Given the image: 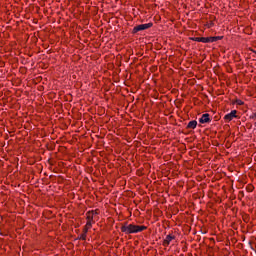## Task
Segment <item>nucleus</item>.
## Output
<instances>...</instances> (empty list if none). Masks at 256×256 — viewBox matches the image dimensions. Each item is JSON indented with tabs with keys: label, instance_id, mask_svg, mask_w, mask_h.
Segmentation results:
<instances>
[{
	"label": "nucleus",
	"instance_id": "f257e3e1",
	"mask_svg": "<svg viewBox=\"0 0 256 256\" xmlns=\"http://www.w3.org/2000/svg\"><path fill=\"white\" fill-rule=\"evenodd\" d=\"M147 229L146 226H138L133 224H125L121 227L122 233H126V235H131L132 233H141V231H145Z\"/></svg>",
	"mask_w": 256,
	"mask_h": 256
},
{
	"label": "nucleus",
	"instance_id": "f03ea898",
	"mask_svg": "<svg viewBox=\"0 0 256 256\" xmlns=\"http://www.w3.org/2000/svg\"><path fill=\"white\" fill-rule=\"evenodd\" d=\"M153 27V23H147V24H140L133 28L132 33H139V31H145L147 29H151Z\"/></svg>",
	"mask_w": 256,
	"mask_h": 256
},
{
	"label": "nucleus",
	"instance_id": "7ed1b4c3",
	"mask_svg": "<svg viewBox=\"0 0 256 256\" xmlns=\"http://www.w3.org/2000/svg\"><path fill=\"white\" fill-rule=\"evenodd\" d=\"M235 117H237V110H232L230 113L224 116V119L227 123H229V121H233Z\"/></svg>",
	"mask_w": 256,
	"mask_h": 256
},
{
	"label": "nucleus",
	"instance_id": "20e7f679",
	"mask_svg": "<svg viewBox=\"0 0 256 256\" xmlns=\"http://www.w3.org/2000/svg\"><path fill=\"white\" fill-rule=\"evenodd\" d=\"M199 123H211V118L209 117V114H203L201 118L199 119Z\"/></svg>",
	"mask_w": 256,
	"mask_h": 256
},
{
	"label": "nucleus",
	"instance_id": "39448f33",
	"mask_svg": "<svg viewBox=\"0 0 256 256\" xmlns=\"http://www.w3.org/2000/svg\"><path fill=\"white\" fill-rule=\"evenodd\" d=\"M193 41H196L197 43H209V37H195L193 38Z\"/></svg>",
	"mask_w": 256,
	"mask_h": 256
},
{
	"label": "nucleus",
	"instance_id": "423d86ee",
	"mask_svg": "<svg viewBox=\"0 0 256 256\" xmlns=\"http://www.w3.org/2000/svg\"><path fill=\"white\" fill-rule=\"evenodd\" d=\"M209 43H215V41H221L223 39V36H214V37H208Z\"/></svg>",
	"mask_w": 256,
	"mask_h": 256
},
{
	"label": "nucleus",
	"instance_id": "0eeeda50",
	"mask_svg": "<svg viewBox=\"0 0 256 256\" xmlns=\"http://www.w3.org/2000/svg\"><path fill=\"white\" fill-rule=\"evenodd\" d=\"M196 127H197V121L196 120L190 121L187 125V129H195Z\"/></svg>",
	"mask_w": 256,
	"mask_h": 256
},
{
	"label": "nucleus",
	"instance_id": "6e6552de",
	"mask_svg": "<svg viewBox=\"0 0 256 256\" xmlns=\"http://www.w3.org/2000/svg\"><path fill=\"white\" fill-rule=\"evenodd\" d=\"M173 239H175L174 236H171V235H167L165 240H164V245L167 246L169 245V243H171V241H173Z\"/></svg>",
	"mask_w": 256,
	"mask_h": 256
},
{
	"label": "nucleus",
	"instance_id": "1a4fd4ad",
	"mask_svg": "<svg viewBox=\"0 0 256 256\" xmlns=\"http://www.w3.org/2000/svg\"><path fill=\"white\" fill-rule=\"evenodd\" d=\"M93 213L94 212H87L86 215H87V221H93Z\"/></svg>",
	"mask_w": 256,
	"mask_h": 256
},
{
	"label": "nucleus",
	"instance_id": "9d476101",
	"mask_svg": "<svg viewBox=\"0 0 256 256\" xmlns=\"http://www.w3.org/2000/svg\"><path fill=\"white\" fill-rule=\"evenodd\" d=\"M79 239H81L82 241H85V239H87V234L82 233L79 237Z\"/></svg>",
	"mask_w": 256,
	"mask_h": 256
},
{
	"label": "nucleus",
	"instance_id": "9b49d317",
	"mask_svg": "<svg viewBox=\"0 0 256 256\" xmlns=\"http://www.w3.org/2000/svg\"><path fill=\"white\" fill-rule=\"evenodd\" d=\"M92 221L88 220L86 223V228L91 229Z\"/></svg>",
	"mask_w": 256,
	"mask_h": 256
},
{
	"label": "nucleus",
	"instance_id": "f8f14e48",
	"mask_svg": "<svg viewBox=\"0 0 256 256\" xmlns=\"http://www.w3.org/2000/svg\"><path fill=\"white\" fill-rule=\"evenodd\" d=\"M89 231V228H87V226H85L83 233H85V235H87V232Z\"/></svg>",
	"mask_w": 256,
	"mask_h": 256
},
{
	"label": "nucleus",
	"instance_id": "ddd939ff",
	"mask_svg": "<svg viewBox=\"0 0 256 256\" xmlns=\"http://www.w3.org/2000/svg\"><path fill=\"white\" fill-rule=\"evenodd\" d=\"M236 103H237L238 105H243V101H242V100H236Z\"/></svg>",
	"mask_w": 256,
	"mask_h": 256
},
{
	"label": "nucleus",
	"instance_id": "4468645a",
	"mask_svg": "<svg viewBox=\"0 0 256 256\" xmlns=\"http://www.w3.org/2000/svg\"><path fill=\"white\" fill-rule=\"evenodd\" d=\"M250 119H256V113L250 116Z\"/></svg>",
	"mask_w": 256,
	"mask_h": 256
},
{
	"label": "nucleus",
	"instance_id": "2eb2a0df",
	"mask_svg": "<svg viewBox=\"0 0 256 256\" xmlns=\"http://www.w3.org/2000/svg\"><path fill=\"white\" fill-rule=\"evenodd\" d=\"M92 212H93V215H97V211L92 210Z\"/></svg>",
	"mask_w": 256,
	"mask_h": 256
}]
</instances>
